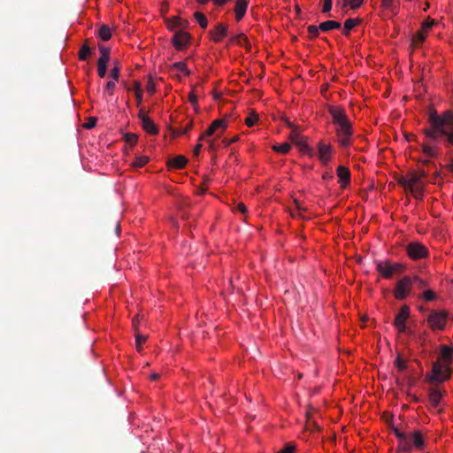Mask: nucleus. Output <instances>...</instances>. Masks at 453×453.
Instances as JSON below:
<instances>
[{"instance_id":"obj_9","label":"nucleus","mask_w":453,"mask_h":453,"mask_svg":"<svg viewBox=\"0 0 453 453\" xmlns=\"http://www.w3.org/2000/svg\"><path fill=\"white\" fill-rule=\"evenodd\" d=\"M191 35L185 30H176L171 39V42L177 50H183L190 43Z\"/></svg>"},{"instance_id":"obj_7","label":"nucleus","mask_w":453,"mask_h":453,"mask_svg":"<svg viewBox=\"0 0 453 453\" xmlns=\"http://www.w3.org/2000/svg\"><path fill=\"white\" fill-rule=\"evenodd\" d=\"M405 250L409 257L413 260L421 259L428 256V250L426 247L418 242L408 243Z\"/></svg>"},{"instance_id":"obj_10","label":"nucleus","mask_w":453,"mask_h":453,"mask_svg":"<svg viewBox=\"0 0 453 453\" xmlns=\"http://www.w3.org/2000/svg\"><path fill=\"white\" fill-rule=\"evenodd\" d=\"M328 111L332 117L333 123L336 126V127L350 123L346 111L342 107L330 106Z\"/></svg>"},{"instance_id":"obj_40","label":"nucleus","mask_w":453,"mask_h":453,"mask_svg":"<svg viewBox=\"0 0 453 453\" xmlns=\"http://www.w3.org/2000/svg\"><path fill=\"white\" fill-rule=\"evenodd\" d=\"M413 279V286L416 285L418 288L424 289L426 288L427 283L426 280H422L417 275L411 277Z\"/></svg>"},{"instance_id":"obj_27","label":"nucleus","mask_w":453,"mask_h":453,"mask_svg":"<svg viewBox=\"0 0 453 453\" xmlns=\"http://www.w3.org/2000/svg\"><path fill=\"white\" fill-rule=\"evenodd\" d=\"M99 51H100L101 57L99 58L97 62L108 64V62L110 60V53H111L110 49L105 46L100 45Z\"/></svg>"},{"instance_id":"obj_25","label":"nucleus","mask_w":453,"mask_h":453,"mask_svg":"<svg viewBox=\"0 0 453 453\" xmlns=\"http://www.w3.org/2000/svg\"><path fill=\"white\" fill-rule=\"evenodd\" d=\"M341 27V23L335 20H327L320 23L319 29L323 32H327L331 29H338Z\"/></svg>"},{"instance_id":"obj_16","label":"nucleus","mask_w":453,"mask_h":453,"mask_svg":"<svg viewBox=\"0 0 453 453\" xmlns=\"http://www.w3.org/2000/svg\"><path fill=\"white\" fill-rule=\"evenodd\" d=\"M332 150L331 145L326 144L322 141L318 143V156L324 165H326L331 160Z\"/></svg>"},{"instance_id":"obj_61","label":"nucleus","mask_w":453,"mask_h":453,"mask_svg":"<svg viewBox=\"0 0 453 453\" xmlns=\"http://www.w3.org/2000/svg\"><path fill=\"white\" fill-rule=\"evenodd\" d=\"M139 323H140V317L139 316H136V318H134L133 319V326L135 330L136 333H138V326H139Z\"/></svg>"},{"instance_id":"obj_36","label":"nucleus","mask_w":453,"mask_h":453,"mask_svg":"<svg viewBox=\"0 0 453 453\" xmlns=\"http://www.w3.org/2000/svg\"><path fill=\"white\" fill-rule=\"evenodd\" d=\"M193 127V122L189 121L184 127L175 129L173 131V135L178 136L180 134H185L188 133Z\"/></svg>"},{"instance_id":"obj_32","label":"nucleus","mask_w":453,"mask_h":453,"mask_svg":"<svg viewBox=\"0 0 453 453\" xmlns=\"http://www.w3.org/2000/svg\"><path fill=\"white\" fill-rule=\"evenodd\" d=\"M194 17L202 28H205L208 25L207 18L202 12H196L194 13Z\"/></svg>"},{"instance_id":"obj_38","label":"nucleus","mask_w":453,"mask_h":453,"mask_svg":"<svg viewBox=\"0 0 453 453\" xmlns=\"http://www.w3.org/2000/svg\"><path fill=\"white\" fill-rule=\"evenodd\" d=\"M362 22L361 19H348L344 22V28L351 30Z\"/></svg>"},{"instance_id":"obj_28","label":"nucleus","mask_w":453,"mask_h":453,"mask_svg":"<svg viewBox=\"0 0 453 453\" xmlns=\"http://www.w3.org/2000/svg\"><path fill=\"white\" fill-rule=\"evenodd\" d=\"M234 43L243 46L250 50L251 48L250 42H249L247 36L244 34H240L234 36Z\"/></svg>"},{"instance_id":"obj_8","label":"nucleus","mask_w":453,"mask_h":453,"mask_svg":"<svg viewBox=\"0 0 453 453\" xmlns=\"http://www.w3.org/2000/svg\"><path fill=\"white\" fill-rule=\"evenodd\" d=\"M335 132L340 146L343 148L349 147L350 145L351 137L353 134V127L351 123L336 127Z\"/></svg>"},{"instance_id":"obj_51","label":"nucleus","mask_w":453,"mask_h":453,"mask_svg":"<svg viewBox=\"0 0 453 453\" xmlns=\"http://www.w3.org/2000/svg\"><path fill=\"white\" fill-rule=\"evenodd\" d=\"M146 89H147V91H148L150 95H152V94H154V93L156 92V85H155V83H154V81H153V80H152V78H151V77H150V78L149 79V81H147V84H146Z\"/></svg>"},{"instance_id":"obj_55","label":"nucleus","mask_w":453,"mask_h":453,"mask_svg":"<svg viewBox=\"0 0 453 453\" xmlns=\"http://www.w3.org/2000/svg\"><path fill=\"white\" fill-rule=\"evenodd\" d=\"M392 429L397 439H400L401 437L407 434L406 433L400 431V429L395 426H393Z\"/></svg>"},{"instance_id":"obj_46","label":"nucleus","mask_w":453,"mask_h":453,"mask_svg":"<svg viewBox=\"0 0 453 453\" xmlns=\"http://www.w3.org/2000/svg\"><path fill=\"white\" fill-rule=\"evenodd\" d=\"M97 119L96 117H89L87 121L83 124V127L86 129H91L96 127Z\"/></svg>"},{"instance_id":"obj_44","label":"nucleus","mask_w":453,"mask_h":453,"mask_svg":"<svg viewBox=\"0 0 453 453\" xmlns=\"http://www.w3.org/2000/svg\"><path fill=\"white\" fill-rule=\"evenodd\" d=\"M146 335L141 334L139 332L135 333V342L138 350H141L142 344L146 341Z\"/></svg>"},{"instance_id":"obj_30","label":"nucleus","mask_w":453,"mask_h":453,"mask_svg":"<svg viewBox=\"0 0 453 453\" xmlns=\"http://www.w3.org/2000/svg\"><path fill=\"white\" fill-rule=\"evenodd\" d=\"M291 149V145L288 142H284L281 144H275L273 146V150L275 152L280 153V154H288Z\"/></svg>"},{"instance_id":"obj_29","label":"nucleus","mask_w":453,"mask_h":453,"mask_svg":"<svg viewBox=\"0 0 453 453\" xmlns=\"http://www.w3.org/2000/svg\"><path fill=\"white\" fill-rule=\"evenodd\" d=\"M113 67L111 70L110 76L112 80L118 81L120 74L121 65L119 60H115Z\"/></svg>"},{"instance_id":"obj_37","label":"nucleus","mask_w":453,"mask_h":453,"mask_svg":"<svg viewBox=\"0 0 453 453\" xmlns=\"http://www.w3.org/2000/svg\"><path fill=\"white\" fill-rule=\"evenodd\" d=\"M211 127L214 128L215 132L218 129L224 131L226 128L227 124L224 119H216L211 124Z\"/></svg>"},{"instance_id":"obj_1","label":"nucleus","mask_w":453,"mask_h":453,"mask_svg":"<svg viewBox=\"0 0 453 453\" xmlns=\"http://www.w3.org/2000/svg\"><path fill=\"white\" fill-rule=\"evenodd\" d=\"M428 122L429 127L424 129L428 141L422 144V151L430 157H437L434 143L441 142L446 148L453 146V111H446L439 115L436 111H431Z\"/></svg>"},{"instance_id":"obj_48","label":"nucleus","mask_w":453,"mask_h":453,"mask_svg":"<svg viewBox=\"0 0 453 453\" xmlns=\"http://www.w3.org/2000/svg\"><path fill=\"white\" fill-rule=\"evenodd\" d=\"M258 118H257V114H250V116H248L245 119V124L248 126V127H253L256 122L257 121Z\"/></svg>"},{"instance_id":"obj_33","label":"nucleus","mask_w":453,"mask_h":453,"mask_svg":"<svg viewBox=\"0 0 453 453\" xmlns=\"http://www.w3.org/2000/svg\"><path fill=\"white\" fill-rule=\"evenodd\" d=\"M172 68L175 69V70H178V71H180V72H182L183 73H185L188 76L190 74V72L188 69L186 64L184 62H182V61L173 63L172 65Z\"/></svg>"},{"instance_id":"obj_35","label":"nucleus","mask_w":453,"mask_h":453,"mask_svg":"<svg viewBox=\"0 0 453 453\" xmlns=\"http://www.w3.org/2000/svg\"><path fill=\"white\" fill-rule=\"evenodd\" d=\"M149 161V157L147 156H139L136 157L134 161L131 164L134 167H142L145 165Z\"/></svg>"},{"instance_id":"obj_56","label":"nucleus","mask_w":453,"mask_h":453,"mask_svg":"<svg viewBox=\"0 0 453 453\" xmlns=\"http://www.w3.org/2000/svg\"><path fill=\"white\" fill-rule=\"evenodd\" d=\"M234 210H235V211H240V212H242V213H243V214L247 212V208H246L245 204H244V203H239L236 205V207H235V209H234Z\"/></svg>"},{"instance_id":"obj_15","label":"nucleus","mask_w":453,"mask_h":453,"mask_svg":"<svg viewBox=\"0 0 453 453\" xmlns=\"http://www.w3.org/2000/svg\"><path fill=\"white\" fill-rule=\"evenodd\" d=\"M140 120L142 124V128L150 134H157L158 133V128L155 125L154 121L149 118L142 110L140 111L138 115Z\"/></svg>"},{"instance_id":"obj_52","label":"nucleus","mask_w":453,"mask_h":453,"mask_svg":"<svg viewBox=\"0 0 453 453\" xmlns=\"http://www.w3.org/2000/svg\"><path fill=\"white\" fill-rule=\"evenodd\" d=\"M332 4H333L332 0H324L322 12L328 13L332 9Z\"/></svg>"},{"instance_id":"obj_19","label":"nucleus","mask_w":453,"mask_h":453,"mask_svg":"<svg viewBox=\"0 0 453 453\" xmlns=\"http://www.w3.org/2000/svg\"><path fill=\"white\" fill-rule=\"evenodd\" d=\"M412 450L411 438L409 434L398 439L397 451L399 453H411Z\"/></svg>"},{"instance_id":"obj_23","label":"nucleus","mask_w":453,"mask_h":453,"mask_svg":"<svg viewBox=\"0 0 453 453\" xmlns=\"http://www.w3.org/2000/svg\"><path fill=\"white\" fill-rule=\"evenodd\" d=\"M187 163L188 159L184 156L179 155L170 159L168 165L176 169H182L186 166Z\"/></svg>"},{"instance_id":"obj_14","label":"nucleus","mask_w":453,"mask_h":453,"mask_svg":"<svg viewBox=\"0 0 453 453\" xmlns=\"http://www.w3.org/2000/svg\"><path fill=\"white\" fill-rule=\"evenodd\" d=\"M167 28L173 32L182 29L185 30L188 27L189 22L187 19H181L178 16H173L165 19Z\"/></svg>"},{"instance_id":"obj_62","label":"nucleus","mask_w":453,"mask_h":453,"mask_svg":"<svg viewBox=\"0 0 453 453\" xmlns=\"http://www.w3.org/2000/svg\"><path fill=\"white\" fill-rule=\"evenodd\" d=\"M441 173L440 171H435L433 175V178L431 180V182L436 183L437 179L441 178Z\"/></svg>"},{"instance_id":"obj_43","label":"nucleus","mask_w":453,"mask_h":453,"mask_svg":"<svg viewBox=\"0 0 453 453\" xmlns=\"http://www.w3.org/2000/svg\"><path fill=\"white\" fill-rule=\"evenodd\" d=\"M107 72V63L97 62V73L99 77L104 78Z\"/></svg>"},{"instance_id":"obj_18","label":"nucleus","mask_w":453,"mask_h":453,"mask_svg":"<svg viewBox=\"0 0 453 453\" xmlns=\"http://www.w3.org/2000/svg\"><path fill=\"white\" fill-rule=\"evenodd\" d=\"M452 359H453V347H450L448 345H441L440 357L437 360H441V364H446L449 366H450Z\"/></svg>"},{"instance_id":"obj_20","label":"nucleus","mask_w":453,"mask_h":453,"mask_svg":"<svg viewBox=\"0 0 453 453\" xmlns=\"http://www.w3.org/2000/svg\"><path fill=\"white\" fill-rule=\"evenodd\" d=\"M210 33L211 35V39L215 42H219L227 35V25L223 24V23H219L215 27V31L214 32L211 31Z\"/></svg>"},{"instance_id":"obj_12","label":"nucleus","mask_w":453,"mask_h":453,"mask_svg":"<svg viewBox=\"0 0 453 453\" xmlns=\"http://www.w3.org/2000/svg\"><path fill=\"white\" fill-rule=\"evenodd\" d=\"M410 307L406 304L403 305L398 313L395 315L394 326L400 333H404L406 330V321L410 317Z\"/></svg>"},{"instance_id":"obj_4","label":"nucleus","mask_w":453,"mask_h":453,"mask_svg":"<svg viewBox=\"0 0 453 453\" xmlns=\"http://www.w3.org/2000/svg\"><path fill=\"white\" fill-rule=\"evenodd\" d=\"M448 316L446 311H432L426 318L428 327L434 332L444 330Z\"/></svg>"},{"instance_id":"obj_41","label":"nucleus","mask_w":453,"mask_h":453,"mask_svg":"<svg viewBox=\"0 0 453 453\" xmlns=\"http://www.w3.org/2000/svg\"><path fill=\"white\" fill-rule=\"evenodd\" d=\"M134 89L135 92L136 100L140 104L142 101V90L139 81H134Z\"/></svg>"},{"instance_id":"obj_42","label":"nucleus","mask_w":453,"mask_h":453,"mask_svg":"<svg viewBox=\"0 0 453 453\" xmlns=\"http://www.w3.org/2000/svg\"><path fill=\"white\" fill-rule=\"evenodd\" d=\"M319 27H318L315 25H310L308 27V28H307L308 34H309V38L310 39H314V38L318 37V35H319Z\"/></svg>"},{"instance_id":"obj_26","label":"nucleus","mask_w":453,"mask_h":453,"mask_svg":"<svg viewBox=\"0 0 453 453\" xmlns=\"http://www.w3.org/2000/svg\"><path fill=\"white\" fill-rule=\"evenodd\" d=\"M98 35L103 41H108L111 37V31L109 26L102 25L98 30Z\"/></svg>"},{"instance_id":"obj_5","label":"nucleus","mask_w":453,"mask_h":453,"mask_svg":"<svg viewBox=\"0 0 453 453\" xmlns=\"http://www.w3.org/2000/svg\"><path fill=\"white\" fill-rule=\"evenodd\" d=\"M413 288V279L411 276H404L399 280L393 291L394 296L397 300H404L411 292Z\"/></svg>"},{"instance_id":"obj_21","label":"nucleus","mask_w":453,"mask_h":453,"mask_svg":"<svg viewBox=\"0 0 453 453\" xmlns=\"http://www.w3.org/2000/svg\"><path fill=\"white\" fill-rule=\"evenodd\" d=\"M249 0H236L234 6L235 19L240 21L245 15Z\"/></svg>"},{"instance_id":"obj_24","label":"nucleus","mask_w":453,"mask_h":453,"mask_svg":"<svg viewBox=\"0 0 453 453\" xmlns=\"http://www.w3.org/2000/svg\"><path fill=\"white\" fill-rule=\"evenodd\" d=\"M411 438V442L413 446L417 449H421L424 447V440L421 433L419 431H415L412 434H410Z\"/></svg>"},{"instance_id":"obj_60","label":"nucleus","mask_w":453,"mask_h":453,"mask_svg":"<svg viewBox=\"0 0 453 453\" xmlns=\"http://www.w3.org/2000/svg\"><path fill=\"white\" fill-rule=\"evenodd\" d=\"M425 335H426V333H424L423 334H420L418 336V341H419V343H420V346L422 348H425L426 344V340L425 338Z\"/></svg>"},{"instance_id":"obj_3","label":"nucleus","mask_w":453,"mask_h":453,"mask_svg":"<svg viewBox=\"0 0 453 453\" xmlns=\"http://www.w3.org/2000/svg\"><path fill=\"white\" fill-rule=\"evenodd\" d=\"M376 270L385 279H391L394 275L401 274L405 270V265L402 263H393L389 260L377 261Z\"/></svg>"},{"instance_id":"obj_11","label":"nucleus","mask_w":453,"mask_h":453,"mask_svg":"<svg viewBox=\"0 0 453 453\" xmlns=\"http://www.w3.org/2000/svg\"><path fill=\"white\" fill-rule=\"evenodd\" d=\"M408 177L411 184V194L416 199H422L425 182L419 179L418 173L415 172L410 173Z\"/></svg>"},{"instance_id":"obj_39","label":"nucleus","mask_w":453,"mask_h":453,"mask_svg":"<svg viewBox=\"0 0 453 453\" xmlns=\"http://www.w3.org/2000/svg\"><path fill=\"white\" fill-rule=\"evenodd\" d=\"M422 298H424L426 302H431V301H434V300H436L437 298V296L436 294L431 290V289H426L425 290L423 293H422Z\"/></svg>"},{"instance_id":"obj_47","label":"nucleus","mask_w":453,"mask_h":453,"mask_svg":"<svg viewBox=\"0 0 453 453\" xmlns=\"http://www.w3.org/2000/svg\"><path fill=\"white\" fill-rule=\"evenodd\" d=\"M115 88H116V81H114V80L110 81L105 85L104 92H106L111 96L114 92Z\"/></svg>"},{"instance_id":"obj_2","label":"nucleus","mask_w":453,"mask_h":453,"mask_svg":"<svg viewBox=\"0 0 453 453\" xmlns=\"http://www.w3.org/2000/svg\"><path fill=\"white\" fill-rule=\"evenodd\" d=\"M450 366L436 360L432 363V371L426 375V380L431 384H441L450 379Z\"/></svg>"},{"instance_id":"obj_50","label":"nucleus","mask_w":453,"mask_h":453,"mask_svg":"<svg viewBox=\"0 0 453 453\" xmlns=\"http://www.w3.org/2000/svg\"><path fill=\"white\" fill-rule=\"evenodd\" d=\"M399 184L401 186H403L405 190H409L411 191V184H410V180H409V177L408 175L405 176V177H402L400 180H399Z\"/></svg>"},{"instance_id":"obj_54","label":"nucleus","mask_w":453,"mask_h":453,"mask_svg":"<svg viewBox=\"0 0 453 453\" xmlns=\"http://www.w3.org/2000/svg\"><path fill=\"white\" fill-rule=\"evenodd\" d=\"M337 5L341 6L342 8H346L347 6H350V8L352 9V1L350 0H342V1H338L337 2Z\"/></svg>"},{"instance_id":"obj_57","label":"nucleus","mask_w":453,"mask_h":453,"mask_svg":"<svg viewBox=\"0 0 453 453\" xmlns=\"http://www.w3.org/2000/svg\"><path fill=\"white\" fill-rule=\"evenodd\" d=\"M189 101L190 103L195 106V107H197V96L193 93L191 92L189 94Z\"/></svg>"},{"instance_id":"obj_58","label":"nucleus","mask_w":453,"mask_h":453,"mask_svg":"<svg viewBox=\"0 0 453 453\" xmlns=\"http://www.w3.org/2000/svg\"><path fill=\"white\" fill-rule=\"evenodd\" d=\"M364 3V0H352V10L358 9Z\"/></svg>"},{"instance_id":"obj_31","label":"nucleus","mask_w":453,"mask_h":453,"mask_svg":"<svg viewBox=\"0 0 453 453\" xmlns=\"http://www.w3.org/2000/svg\"><path fill=\"white\" fill-rule=\"evenodd\" d=\"M91 53V50L86 43L82 45L79 51V58L81 61H86Z\"/></svg>"},{"instance_id":"obj_59","label":"nucleus","mask_w":453,"mask_h":453,"mask_svg":"<svg viewBox=\"0 0 453 453\" xmlns=\"http://www.w3.org/2000/svg\"><path fill=\"white\" fill-rule=\"evenodd\" d=\"M416 173H418V176L419 177L420 180H423V179L425 177L427 176V172L422 168H419L418 172H415Z\"/></svg>"},{"instance_id":"obj_22","label":"nucleus","mask_w":453,"mask_h":453,"mask_svg":"<svg viewBox=\"0 0 453 453\" xmlns=\"http://www.w3.org/2000/svg\"><path fill=\"white\" fill-rule=\"evenodd\" d=\"M441 393L436 388H432L429 390V403L432 407L436 408L439 406V403L441 399Z\"/></svg>"},{"instance_id":"obj_17","label":"nucleus","mask_w":453,"mask_h":453,"mask_svg":"<svg viewBox=\"0 0 453 453\" xmlns=\"http://www.w3.org/2000/svg\"><path fill=\"white\" fill-rule=\"evenodd\" d=\"M336 174L339 178L342 188H345L350 181V172L349 168L344 165H339L336 169Z\"/></svg>"},{"instance_id":"obj_49","label":"nucleus","mask_w":453,"mask_h":453,"mask_svg":"<svg viewBox=\"0 0 453 453\" xmlns=\"http://www.w3.org/2000/svg\"><path fill=\"white\" fill-rule=\"evenodd\" d=\"M395 365L397 366L398 370L403 372L407 368L406 362L403 360L399 356L395 361Z\"/></svg>"},{"instance_id":"obj_63","label":"nucleus","mask_w":453,"mask_h":453,"mask_svg":"<svg viewBox=\"0 0 453 453\" xmlns=\"http://www.w3.org/2000/svg\"><path fill=\"white\" fill-rule=\"evenodd\" d=\"M238 139H239V137H238V135H236L230 140H226V139L223 140V142L225 143L226 146H228L231 143L236 142Z\"/></svg>"},{"instance_id":"obj_13","label":"nucleus","mask_w":453,"mask_h":453,"mask_svg":"<svg viewBox=\"0 0 453 453\" xmlns=\"http://www.w3.org/2000/svg\"><path fill=\"white\" fill-rule=\"evenodd\" d=\"M435 20L431 18H426V19L422 23L421 29L418 30L413 36H412V42L413 43H422L427 34L428 31L431 29V27L435 24Z\"/></svg>"},{"instance_id":"obj_45","label":"nucleus","mask_w":453,"mask_h":453,"mask_svg":"<svg viewBox=\"0 0 453 453\" xmlns=\"http://www.w3.org/2000/svg\"><path fill=\"white\" fill-rule=\"evenodd\" d=\"M296 449V445L292 442H288L285 444L284 448L279 450L276 453H294Z\"/></svg>"},{"instance_id":"obj_53","label":"nucleus","mask_w":453,"mask_h":453,"mask_svg":"<svg viewBox=\"0 0 453 453\" xmlns=\"http://www.w3.org/2000/svg\"><path fill=\"white\" fill-rule=\"evenodd\" d=\"M381 4L385 9L394 10V0H381Z\"/></svg>"},{"instance_id":"obj_6","label":"nucleus","mask_w":453,"mask_h":453,"mask_svg":"<svg viewBox=\"0 0 453 453\" xmlns=\"http://www.w3.org/2000/svg\"><path fill=\"white\" fill-rule=\"evenodd\" d=\"M289 140L296 144L302 153L307 154L310 157H313L314 152L312 148L308 144L307 138L303 136L298 127H295L288 135Z\"/></svg>"},{"instance_id":"obj_34","label":"nucleus","mask_w":453,"mask_h":453,"mask_svg":"<svg viewBox=\"0 0 453 453\" xmlns=\"http://www.w3.org/2000/svg\"><path fill=\"white\" fill-rule=\"evenodd\" d=\"M124 140L125 142L129 144L130 146H134L136 144L137 141H138V136L137 134H133V133H126L124 134Z\"/></svg>"},{"instance_id":"obj_64","label":"nucleus","mask_w":453,"mask_h":453,"mask_svg":"<svg viewBox=\"0 0 453 453\" xmlns=\"http://www.w3.org/2000/svg\"><path fill=\"white\" fill-rule=\"evenodd\" d=\"M201 148H202V144H201L200 142H198V143L196 145V147H195V149H194V151H193V152H194V155H195L196 157H197V156L199 155L200 150H201Z\"/></svg>"}]
</instances>
